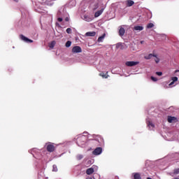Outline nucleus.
<instances>
[{
	"label": "nucleus",
	"instance_id": "6",
	"mask_svg": "<svg viewBox=\"0 0 179 179\" xmlns=\"http://www.w3.org/2000/svg\"><path fill=\"white\" fill-rule=\"evenodd\" d=\"M101 153H103V148H101V147L96 148L92 152V155H94V156H99V155H101Z\"/></svg>",
	"mask_w": 179,
	"mask_h": 179
},
{
	"label": "nucleus",
	"instance_id": "13",
	"mask_svg": "<svg viewBox=\"0 0 179 179\" xmlns=\"http://www.w3.org/2000/svg\"><path fill=\"white\" fill-rule=\"evenodd\" d=\"M83 20H85V22H92V20H93V17L85 15L83 17Z\"/></svg>",
	"mask_w": 179,
	"mask_h": 179
},
{
	"label": "nucleus",
	"instance_id": "2",
	"mask_svg": "<svg viewBox=\"0 0 179 179\" xmlns=\"http://www.w3.org/2000/svg\"><path fill=\"white\" fill-rule=\"evenodd\" d=\"M100 146V141L97 139H89L87 141V146Z\"/></svg>",
	"mask_w": 179,
	"mask_h": 179
},
{
	"label": "nucleus",
	"instance_id": "29",
	"mask_svg": "<svg viewBox=\"0 0 179 179\" xmlns=\"http://www.w3.org/2000/svg\"><path fill=\"white\" fill-rule=\"evenodd\" d=\"M52 171H58V168L57 167V165H53L52 166Z\"/></svg>",
	"mask_w": 179,
	"mask_h": 179
},
{
	"label": "nucleus",
	"instance_id": "9",
	"mask_svg": "<svg viewBox=\"0 0 179 179\" xmlns=\"http://www.w3.org/2000/svg\"><path fill=\"white\" fill-rule=\"evenodd\" d=\"M139 64V62H127L126 65L127 66H135L136 65Z\"/></svg>",
	"mask_w": 179,
	"mask_h": 179
},
{
	"label": "nucleus",
	"instance_id": "41",
	"mask_svg": "<svg viewBox=\"0 0 179 179\" xmlns=\"http://www.w3.org/2000/svg\"><path fill=\"white\" fill-rule=\"evenodd\" d=\"M174 179H179L178 178H174Z\"/></svg>",
	"mask_w": 179,
	"mask_h": 179
},
{
	"label": "nucleus",
	"instance_id": "38",
	"mask_svg": "<svg viewBox=\"0 0 179 179\" xmlns=\"http://www.w3.org/2000/svg\"><path fill=\"white\" fill-rule=\"evenodd\" d=\"M87 179H93V178H92L90 177V178H87Z\"/></svg>",
	"mask_w": 179,
	"mask_h": 179
},
{
	"label": "nucleus",
	"instance_id": "5",
	"mask_svg": "<svg viewBox=\"0 0 179 179\" xmlns=\"http://www.w3.org/2000/svg\"><path fill=\"white\" fill-rule=\"evenodd\" d=\"M147 126L149 128L150 131H154L155 130V124L152 122V120L150 119L146 120Z\"/></svg>",
	"mask_w": 179,
	"mask_h": 179
},
{
	"label": "nucleus",
	"instance_id": "23",
	"mask_svg": "<svg viewBox=\"0 0 179 179\" xmlns=\"http://www.w3.org/2000/svg\"><path fill=\"white\" fill-rule=\"evenodd\" d=\"M105 37H106V34H103L102 36H99L98 38V42L99 43H101L104 40Z\"/></svg>",
	"mask_w": 179,
	"mask_h": 179
},
{
	"label": "nucleus",
	"instance_id": "17",
	"mask_svg": "<svg viewBox=\"0 0 179 179\" xmlns=\"http://www.w3.org/2000/svg\"><path fill=\"white\" fill-rule=\"evenodd\" d=\"M103 12H104V8H101L100 10L96 11L94 14V17H99V16H100Z\"/></svg>",
	"mask_w": 179,
	"mask_h": 179
},
{
	"label": "nucleus",
	"instance_id": "39",
	"mask_svg": "<svg viewBox=\"0 0 179 179\" xmlns=\"http://www.w3.org/2000/svg\"><path fill=\"white\" fill-rule=\"evenodd\" d=\"M15 2H17L18 0H13Z\"/></svg>",
	"mask_w": 179,
	"mask_h": 179
},
{
	"label": "nucleus",
	"instance_id": "25",
	"mask_svg": "<svg viewBox=\"0 0 179 179\" xmlns=\"http://www.w3.org/2000/svg\"><path fill=\"white\" fill-rule=\"evenodd\" d=\"M72 45V42L71 41H68L66 43V47L67 48H69V47Z\"/></svg>",
	"mask_w": 179,
	"mask_h": 179
},
{
	"label": "nucleus",
	"instance_id": "19",
	"mask_svg": "<svg viewBox=\"0 0 179 179\" xmlns=\"http://www.w3.org/2000/svg\"><path fill=\"white\" fill-rule=\"evenodd\" d=\"M177 174H179V168L174 169L173 172L170 173V176L174 177V176H177Z\"/></svg>",
	"mask_w": 179,
	"mask_h": 179
},
{
	"label": "nucleus",
	"instance_id": "7",
	"mask_svg": "<svg viewBox=\"0 0 179 179\" xmlns=\"http://www.w3.org/2000/svg\"><path fill=\"white\" fill-rule=\"evenodd\" d=\"M124 27H125V25L119 27V36H120V37H122V36L125 34V29H124Z\"/></svg>",
	"mask_w": 179,
	"mask_h": 179
},
{
	"label": "nucleus",
	"instance_id": "21",
	"mask_svg": "<svg viewBox=\"0 0 179 179\" xmlns=\"http://www.w3.org/2000/svg\"><path fill=\"white\" fill-rule=\"evenodd\" d=\"M152 57H156V55L149 54L147 56H145L144 58L145 59H152Z\"/></svg>",
	"mask_w": 179,
	"mask_h": 179
},
{
	"label": "nucleus",
	"instance_id": "8",
	"mask_svg": "<svg viewBox=\"0 0 179 179\" xmlns=\"http://www.w3.org/2000/svg\"><path fill=\"white\" fill-rule=\"evenodd\" d=\"M72 52L74 54H78L79 52H82V48H80V46H74L72 49Z\"/></svg>",
	"mask_w": 179,
	"mask_h": 179
},
{
	"label": "nucleus",
	"instance_id": "27",
	"mask_svg": "<svg viewBox=\"0 0 179 179\" xmlns=\"http://www.w3.org/2000/svg\"><path fill=\"white\" fill-rule=\"evenodd\" d=\"M67 34H72V29L71 28H67L66 30Z\"/></svg>",
	"mask_w": 179,
	"mask_h": 179
},
{
	"label": "nucleus",
	"instance_id": "26",
	"mask_svg": "<svg viewBox=\"0 0 179 179\" xmlns=\"http://www.w3.org/2000/svg\"><path fill=\"white\" fill-rule=\"evenodd\" d=\"M154 27H155V24H153V23H149L147 25V29H152Z\"/></svg>",
	"mask_w": 179,
	"mask_h": 179
},
{
	"label": "nucleus",
	"instance_id": "36",
	"mask_svg": "<svg viewBox=\"0 0 179 179\" xmlns=\"http://www.w3.org/2000/svg\"><path fill=\"white\" fill-rule=\"evenodd\" d=\"M65 20H66V22H69V17H66V18H65Z\"/></svg>",
	"mask_w": 179,
	"mask_h": 179
},
{
	"label": "nucleus",
	"instance_id": "30",
	"mask_svg": "<svg viewBox=\"0 0 179 179\" xmlns=\"http://www.w3.org/2000/svg\"><path fill=\"white\" fill-rule=\"evenodd\" d=\"M83 159V156L82 155H77V160H82Z\"/></svg>",
	"mask_w": 179,
	"mask_h": 179
},
{
	"label": "nucleus",
	"instance_id": "20",
	"mask_svg": "<svg viewBox=\"0 0 179 179\" xmlns=\"http://www.w3.org/2000/svg\"><path fill=\"white\" fill-rule=\"evenodd\" d=\"M57 44V42L55 41H52L50 43H49V48L52 50L54 47H55V45Z\"/></svg>",
	"mask_w": 179,
	"mask_h": 179
},
{
	"label": "nucleus",
	"instance_id": "35",
	"mask_svg": "<svg viewBox=\"0 0 179 179\" xmlns=\"http://www.w3.org/2000/svg\"><path fill=\"white\" fill-rule=\"evenodd\" d=\"M57 20H58V22H62V17H59V18L57 19Z\"/></svg>",
	"mask_w": 179,
	"mask_h": 179
},
{
	"label": "nucleus",
	"instance_id": "15",
	"mask_svg": "<svg viewBox=\"0 0 179 179\" xmlns=\"http://www.w3.org/2000/svg\"><path fill=\"white\" fill-rule=\"evenodd\" d=\"M87 37H94L96 36V31H89L85 33Z\"/></svg>",
	"mask_w": 179,
	"mask_h": 179
},
{
	"label": "nucleus",
	"instance_id": "16",
	"mask_svg": "<svg viewBox=\"0 0 179 179\" xmlns=\"http://www.w3.org/2000/svg\"><path fill=\"white\" fill-rule=\"evenodd\" d=\"M142 30H143V26H135L134 27V31H142Z\"/></svg>",
	"mask_w": 179,
	"mask_h": 179
},
{
	"label": "nucleus",
	"instance_id": "12",
	"mask_svg": "<svg viewBox=\"0 0 179 179\" xmlns=\"http://www.w3.org/2000/svg\"><path fill=\"white\" fill-rule=\"evenodd\" d=\"M168 122H169L171 124V122H177V117L169 116L168 117Z\"/></svg>",
	"mask_w": 179,
	"mask_h": 179
},
{
	"label": "nucleus",
	"instance_id": "37",
	"mask_svg": "<svg viewBox=\"0 0 179 179\" xmlns=\"http://www.w3.org/2000/svg\"><path fill=\"white\" fill-rule=\"evenodd\" d=\"M177 72H179V70H176L175 73H177Z\"/></svg>",
	"mask_w": 179,
	"mask_h": 179
},
{
	"label": "nucleus",
	"instance_id": "33",
	"mask_svg": "<svg viewBox=\"0 0 179 179\" xmlns=\"http://www.w3.org/2000/svg\"><path fill=\"white\" fill-rule=\"evenodd\" d=\"M151 80H152L153 82H157V79L155 77L151 76Z\"/></svg>",
	"mask_w": 179,
	"mask_h": 179
},
{
	"label": "nucleus",
	"instance_id": "32",
	"mask_svg": "<svg viewBox=\"0 0 179 179\" xmlns=\"http://www.w3.org/2000/svg\"><path fill=\"white\" fill-rule=\"evenodd\" d=\"M156 75H157L158 76H162V75H163V73L162 71H157Z\"/></svg>",
	"mask_w": 179,
	"mask_h": 179
},
{
	"label": "nucleus",
	"instance_id": "42",
	"mask_svg": "<svg viewBox=\"0 0 179 179\" xmlns=\"http://www.w3.org/2000/svg\"><path fill=\"white\" fill-rule=\"evenodd\" d=\"M100 141H101V138H100Z\"/></svg>",
	"mask_w": 179,
	"mask_h": 179
},
{
	"label": "nucleus",
	"instance_id": "4",
	"mask_svg": "<svg viewBox=\"0 0 179 179\" xmlns=\"http://www.w3.org/2000/svg\"><path fill=\"white\" fill-rule=\"evenodd\" d=\"M45 146H46L48 152H50V153L55 150V146H54V144L52 143H47Z\"/></svg>",
	"mask_w": 179,
	"mask_h": 179
},
{
	"label": "nucleus",
	"instance_id": "18",
	"mask_svg": "<svg viewBox=\"0 0 179 179\" xmlns=\"http://www.w3.org/2000/svg\"><path fill=\"white\" fill-rule=\"evenodd\" d=\"M171 80H172V82L169 85V86H173V85H174V83H176V82H177V80H178V78L172 77Z\"/></svg>",
	"mask_w": 179,
	"mask_h": 179
},
{
	"label": "nucleus",
	"instance_id": "28",
	"mask_svg": "<svg viewBox=\"0 0 179 179\" xmlns=\"http://www.w3.org/2000/svg\"><path fill=\"white\" fill-rule=\"evenodd\" d=\"M155 62H156V64H159L160 62V59L159 57H157V55H156V57H155Z\"/></svg>",
	"mask_w": 179,
	"mask_h": 179
},
{
	"label": "nucleus",
	"instance_id": "14",
	"mask_svg": "<svg viewBox=\"0 0 179 179\" xmlns=\"http://www.w3.org/2000/svg\"><path fill=\"white\" fill-rule=\"evenodd\" d=\"M125 3H126V6L129 8V7L132 6L133 5H134L135 2L132 0H127L125 1Z\"/></svg>",
	"mask_w": 179,
	"mask_h": 179
},
{
	"label": "nucleus",
	"instance_id": "34",
	"mask_svg": "<svg viewBox=\"0 0 179 179\" xmlns=\"http://www.w3.org/2000/svg\"><path fill=\"white\" fill-rule=\"evenodd\" d=\"M99 8V3L95 4L94 9H97Z\"/></svg>",
	"mask_w": 179,
	"mask_h": 179
},
{
	"label": "nucleus",
	"instance_id": "22",
	"mask_svg": "<svg viewBox=\"0 0 179 179\" xmlns=\"http://www.w3.org/2000/svg\"><path fill=\"white\" fill-rule=\"evenodd\" d=\"M133 176L134 179H142V178H141V174L138 173H133Z\"/></svg>",
	"mask_w": 179,
	"mask_h": 179
},
{
	"label": "nucleus",
	"instance_id": "11",
	"mask_svg": "<svg viewBox=\"0 0 179 179\" xmlns=\"http://www.w3.org/2000/svg\"><path fill=\"white\" fill-rule=\"evenodd\" d=\"M29 152L31 155H33L34 157H36V156L34 155V153H36V155H38V153H40V150L37 148H33L32 150H30Z\"/></svg>",
	"mask_w": 179,
	"mask_h": 179
},
{
	"label": "nucleus",
	"instance_id": "10",
	"mask_svg": "<svg viewBox=\"0 0 179 179\" xmlns=\"http://www.w3.org/2000/svg\"><path fill=\"white\" fill-rule=\"evenodd\" d=\"M20 38L21 40H22V41H24L25 43H33V40L29 39V38L23 35H20Z\"/></svg>",
	"mask_w": 179,
	"mask_h": 179
},
{
	"label": "nucleus",
	"instance_id": "31",
	"mask_svg": "<svg viewBox=\"0 0 179 179\" xmlns=\"http://www.w3.org/2000/svg\"><path fill=\"white\" fill-rule=\"evenodd\" d=\"M122 43H118L116 44V48L117 50H118V48H120V47H122Z\"/></svg>",
	"mask_w": 179,
	"mask_h": 179
},
{
	"label": "nucleus",
	"instance_id": "3",
	"mask_svg": "<svg viewBox=\"0 0 179 179\" xmlns=\"http://www.w3.org/2000/svg\"><path fill=\"white\" fill-rule=\"evenodd\" d=\"M97 170H99V167L96 165H93L91 168L87 169L86 174H87V176H90L95 171H97Z\"/></svg>",
	"mask_w": 179,
	"mask_h": 179
},
{
	"label": "nucleus",
	"instance_id": "1",
	"mask_svg": "<svg viewBox=\"0 0 179 179\" xmlns=\"http://www.w3.org/2000/svg\"><path fill=\"white\" fill-rule=\"evenodd\" d=\"M87 139H89V133L84 132L83 134H79L77 138V145L80 148H87Z\"/></svg>",
	"mask_w": 179,
	"mask_h": 179
},
{
	"label": "nucleus",
	"instance_id": "24",
	"mask_svg": "<svg viewBox=\"0 0 179 179\" xmlns=\"http://www.w3.org/2000/svg\"><path fill=\"white\" fill-rule=\"evenodd\" d=\"M107 73H101L100 76H102V78H105V79H107V78H108V76L107 75Z\"/></svg>",
	"mask_w": 179,
	"mask_h": 179
},
{
	"label": "nucleus",
	"instance_id": "40",
	"mask_svg": "<svg viewBox=\"0 0 179 179\" xmlns=\"http://www.w3.org/2000/svg\"><path fill=\"white\" fill-rule=\"evenodd\" d=\"M147 179H152V178H147Z\"/></svg>",
	"mask_w": 179,
	"mask_h": 179
}]
</instances>
